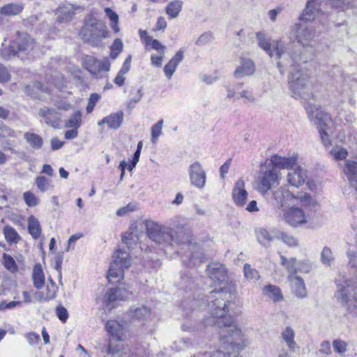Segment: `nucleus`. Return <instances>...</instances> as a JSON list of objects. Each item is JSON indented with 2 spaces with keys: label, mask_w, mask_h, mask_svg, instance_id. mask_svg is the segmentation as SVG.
<instances>
[{
  "label": "nucleus",
  "mask_w": 357,
  "mask_h": 357,
  "mask_svg": "<svg viewBox=\"0 0 357 357\" xmlns=\"http://www.w3.org/2000/svg\"><path fill=\"white\" fill-rule=\"evenodd\" d=\"M256 38L258 45L263 49L270 57L278 59V68L282 75H284V67L291 63V70L289 76V89L294 96H299L305 100L313 97L312 85L309 75L304 73L301 63H305L314 57L312 52H308L303 49L298 52L293 50V44L286 45L282 40H276L271 48L270 40L263 32H257Z\"/></svg>",
  "instance_id": "nucleus-1"
},
{
  "label": "nucleus",
  "mask_w": 357,
  "mask_h": 357,
  "mask_svg": "<svg viewBox=\"0 0 357 357\" xmlns=\"http://www.w3.org/2000/svg\"><path fill=\"white\" fill-rule=\"evenodd\" d=\"M146 233L149 238L161 246L165 252L174 245L188 243V252L182 256V261L186 266L194 267L204 261V255L200 248L190 243V236L182 229L174 230L155 222H149L146 223Z\"/></svg>",
  "instance_id": "nucleus-2"
},
{
  "label": "nucleus",
  "mask_w": 357,
  "mask_h": 357,
  "mask_svg": "<svg viewBox=\"0 0 357 357\" xmlns=\"http://www.w3.org/2000/svg\"><path fill=\"white\" fill-rule=\"evenodd\" d=\"M322 0H307L299 20L301 23L296 24L292 29L296 39L303 47L310 45L312 41L317 36L314 26L306 23L314 20L321 11Z\"/></svg>",
  "instance_id": "nucleus-3"
},
{
  "label": "nucleus",
  "mask_w": 357,
  "mask_h": 357,
  "mask_svg": "<svg viewBox=\"0 0 357 357\" xmlns=\"http://www.w3.org/2000/svg\"><path fill=\"white\" fill-rule=\"evenodd\" d=\"M79 36L84 43L93 47H102L103 40L109 37V31L104 22L92 15L85 18Z\"/></svg>",
  "instance_id": "nucleus-4"
},
{
  "label": "nucleus",
  "mask_w": 357,
  "mask_h": 357,
  "mask_svg": "<svg viewBox=\"0 0 357 357\" xmlns=\"http://www.w3.org/2000/svg\"><path fill=\"white\" fill-rule=\"evenodd\" d=\"M305 109L311 120H314L319 129L320 137L325 146L331 144V140L328 134V123L331 119L327 113L324 112L320 107L310 102H307Z\"/></svg>",
  "instance_id": "nucleus-5"
},
{
  "label": "nucleus",
  "mask_w": 357,
  "mask_h": 357,
  "mask_svg": "<svg viewBox=\"0 0 357 357\" xmlns=\"http://www.w3.org/2000/svg\"><path fill=\"white\" fill-rule=\"evenodd\" d=\"M129 254L122 250L118 249L113 255V261L108 271L107 279L109 283L119 282L123 278L124 268L130 266Z\"/></svg>",
  "instance_id": "nucleus-6"
},
{
  "label": "nucleus",
  "mask_w": 357,
  "mask_h": 357,
  "mask_svg": "<svg viewBox=\"0 0 357 357\" xmlns=\"http://www.w3.org/2000/svg\"><path fill=\"white\" fill-rule=\"evenodd\" d=\"M280 172L269 164L264 170L261 169L257 178V191L264 197L269 195L268 191L279 185Z\"/></svg>",
  "instance_id": "nucleus-7"
},
{
  "label": "nucleus",
  "mask_w": 357,
  "mask_h": 357,
  "mask_svg": "<svg viewBox=\"0 0 357 357\" xmlns=\"http://www.w3.org/2000/svg\"><path fill=\"white\" fill-rule=\"evenodd\" d=\"M188 173L190 184L199 189L204 188L206 181V174L202 165L198 161L189 166Z\"/></svg>",
  "instance_id": "nucleus-8"
},
{
  "label": "nucleus",
  "mask_w": 357,
  "mask_h": 357,
  "mask_svg": "<svg viewBox=\"0 0 357 357\" xmlns=\"http://www.w3.org/2000/svg\"><path fill=\"white\" fill-rule=\"evenodd\" d=\"M83 67L91 74L97 75L100 72H108L110 69V63L108 59L100 61L93 56L87 55L83 61Z\"/></svg>",
  "instance_id": "nucleus-9"
},
{
  "label": "nucleus",
  "mask_w": 357,
  "mask_h": 357,
  "mask_svg": "<svg viewBox=\"0 0 357 357\" xmlns=\"http://www.w3.org/2000/svg\"><path fill=\"white\" fill-rule=\"evenodd\" d=\"M208 274L211 280L215 284H225L227 282V270L225 266L218 262L208 265Z\"/></svg>",
  "instance_id": "nucleus-10"
},
{
  "label": "nucleus",
  "mask_w": 357,
  "mask_h": 357,
  "mask_svg": "<svg viewBox=\"0 0 357 357\" xmlns=\"http://www.w3.org/2000/svg\"><path fill=\"white\" fill-rule=\"evenodd\" d=\"M77 11L82 12L83 8L71 3L60 5L56 12V20L59 23H68L74 19Z\"/></svg>",
  "instance_id": "nucleus-11"
},
{
  "label": "nucleus",
  "mask_w": 357,
  "mask_h": 357,
  "mask_svg": "<svg viewBox=\"0 0 357 357\" xmlns=\"http://www.w3.org/2000/svg\"><path fill=\"white\" fill-rule=\"evenodd\" d=\"M283 220L294 227L302 225L306 222L305 215L299 208H291L283 213Z\"/></svg>",
  "instance_id": "nucleus-12"
},
{
  "label": "nucleus",
  "mask_w": 357,
  "mask_h": 357,
  "mask_svg": "<svg viewBox=\"0 0 357 357\" xmlns=\"http://www.w3.org/2000/svg\"><path fill=\"white\" fill-rule=\"evenodd\" d=\"M248 193L245 188L243 180L238 179L232 190V199L235 205L238 207H244Z\"/></svg>",
  "instance_id": "nucleus-13"
},
{
  "label": "nucleus",
  "mask_w": 357,
  "mask_h": 357,
  "mask_svg": "<svg viewBox=\"0 0 357 357\" xmlns=\"http://www.w3.org/2000/svg\"><path fill=\"white\" fill-rule=\"evenodd\" d=\"M297 157L293 155L291 157H281L278 155H273L270 159L269 165L278 170L287 169L289 171L296 166Z\"/></svg>",
  "instance_id": "nucleus-14"
},
{
  "label": "nucleus",
  "mask_w": 357,
  "mask_h": 357,
  "mask_svg": "<svg viewBox=\"0 0 357 357\" xmlns=\"http://www.w3.org/2000/svg\"><path fill=\"white\" fill-rule=\"evenodd\" d=\"M38 114L46 124L55 128H59L61 114L57 109L49 107L41 108Z\"/></svg>",
  "instance_id": "nucleus-15"
},
{
  "label": "nucleus",
  "mask_w": 357,
  "mask_h": 357,
  "mask_svg": "<svg viewBox=\"0 0 357 357\" xmlns=\"http://www.w3.org/2000/svg\"><path fill=\"white\" fill-rule=\"evenodd\" d=\"M132 292L125 287H117L109 289L104 297L105 302L108 305H112L116 301L126 300L130 297Z\"/></svg>",
  "instance_id": "nucleus-16"
},
{
  "label": "nucleus",
  "mask_w": 357,
  "mask_h": 357,
  "mask_svg": "<svg viewBox=\"0 0 357 357\" xmlns=\"http://www.w3.org/2000/svg\"><path fill=\"white\" fill-rule=\"evenodd\" d=\"M20 132H17L13 129L10 128L4 123L0 125V137L1 138H10V139L6 140L3 143V148L4 150L10 151L12 153L15 152V139L18 137Z\"/></svg>",
  "instance_id": "nucleus-17"
},
{
  "label": "nucleus",
  "mask_w": 357,
  "mask_h": 357,
  "mask_svg": "<svg viewBox=\"0 0 357 357\" xmlns=\"http://www.w3.org/2000/svg\"><path fill=\"white\" fill-rule=\"evenodd\" d=\"M294 195L284 188H280L272 192L269 202L277 207H283L291 200Z\"/></svg>",
  "instance_id": "nucleus-18"
},
{
  "label": "nucleus",
  "mask_w": 357,
  "mask_h": 357,
  "mask_svg": "<svg viewBox=\"0 0 357 357\" xmlns=\"http://www.w3.org/2000/svg\"><path fill=\"white\" fill-rule=\"evenodd\" d=\"M19 54H29L35 45L34 40L26 33L17 32V42L15 43Z\"/></svg>",
  "instance_id": "nucleus-19"
},
{
  "label": "nucleus",
  "mask_w": 357,
  "mask_h": 357,
  "mask_svg": "<svg viewBox=\"0 0 357 357\" xmlns=\"http://www.w3.org/2000/svg\"><path fill=\"white\" fill-rule=\"evenodd\" d=\"M307 178L306 171L301 167L298 166L291 169L287 176L289 185L294 187H299L303 185Z\"/></svg>",
  "instance_id": "nucleus-20"
},
{
  "label": "nucleus",
  "mask_w": 357,
  "mask_h": 357,
  "mask_svg": "<svg viewBox=\"0 0 357 357\" xmlns=\"http://www.w3.org/2000/svg\"><path fill=\"white\" fill-rule=\"evenodd\" d=\"M123 112L119 111L112 113L98 122V125L101 126L103 124H107L110 129H118L123 123Z\"/></svg>",
  "instance_id": "nucleus-21"
},
{
  "label": "nucleus",
  "mask_w": 357,
  "mask_h": 357,
  "mask_svg": "<svg viewBox=\"0 0 357 357\" xmlns=\"http://www.w3.org/2000/svg\"><path fill=\"white\" fill-rule=\"evenodd\" d=\"M255 71L254 62L249 59H242L241 64L238 66L234 73L236 78L239 79L245 76H250Z\"/></svg>",
  "instance_id": "nucleus-22"
},
{
  "label": "nucleus",
  "mask_w": 357,
  "mask_h": 357,
  "mask_svg": "<svg viewBox=\"0 0 357 357\" xmlns=\"http://www.w3.org/2000/svg\"><path fill=\"white\" fill-rule=\"evenodd\" d=\"M151 316V309L146 305L131 307L128 311V317L137 321L147 320Z\"/></svg>",
  "instance_id": "nucleus-23"
},
{
  "label": "nucleus",
  "mask_w": 357,
  "mask_h": 357,
  "mask_svg": "<svg viewBox=\"0 0 357 357\" xmlns=\"http://www.w3.org/2000/svg\"><path fill=\"white\" fill-rule=\"evenodd\" d=\"M280 259L282 265L286 267L287 270L289 273V275H296V273L298 272H309L308 267H307L306 269H301V268L298 266L299 261H298L294 257L287 259L284 256L281 255Z\"/></svg>",
  "instance_id": "nucleus-24"
},
{
  "label": "nucleus",
  "mask_w": 357,
  "mask_h": 357,
  "mask_svg": "<svg viewBox=\"0 0 357 357\" xmlns=\"http://www.w3.org/2000/svg\"><path fill=\"white\" fill-rule=\"evenodd\" d=\"M344 172L351 185L357 191V162L347 160L344 167Z\"/></svg>",
  "instance_id": "nucleus-25"
},
{
  "label": "nucleus",
  "mask_w": 357,
  "mask_h": 357,
  "mask_svg": "<svg viewBox=\"0 0 357 357\" xmlns=\"http://www.w3.org/2000/svg\"><path fill=\"white\" fill-rule=\"evenodd\" d=\"M288 279L296 296L301 298L305 297L306 289L303 280L297 275H289Z\"/></svg>",
  "instance_id": "nucleus-26"
},
{
  "label": "nucleus",
  "mask_w": 357,
  "mask_h": 357,
  "mask_svg": "<svg viewBox=\"0 0 357 357\" xmlns=\"http://www.w3.org/2000/svg\"><path fill=\"white\" fill-rule=\"evenodd\" d=\"M24 8L22 2L10 3L0 8V14L3 16L11 17L20 14Z\"/></svg>",
  "instance_id": "nucleus-27"
},
{
  "label": "nucleus",
  "mask_w": 357,
  "mask_h": 357,
  "mask_svg": "<svg viewBox=\"0 0 357 357\" xmlns=\"http://www.w3.org/2000/svg\"><path fill=\"white\" fill-rule=\"evenodd\" d=\"M183 59V51L182 50H178L176 54L172 58V59L167 63L164 67V72L165 75L168 78H171L174 72L176 71V67L180 62Z\"/></svg>",
  "instance_id": "nucleus-28"
},
{
  "label": "nucleus",
  "mask_w": 357,
  "mask_h": 357,
  "mask_svg": "<svg viewBox=\"0 0 357 357\" xmlns=\"http://www.w3.org/2000/svg\"><path fill=\"white\" fill-rule=\"evenodd\" d=\"M278 231V229L268 231L266 229L261 228L257 231V237L261 245H266L275 239H278L276 233Z\"/></svg>",
  "instance_id": "nucleus-29"
},
{
  "label": "nucleus",
  "mask_w": 357,
  "mask_h": 357,
  "mask_svg": "<svg viewBox=\"0 0 357 357\" xmlns=\"http://www.w3.org/2000/svg\"><path fill=\"white\" fill-rule=\"evenodd\" d=\"M32 279L34 287L40 289L45 284V275L43 271L42 266L37 264L34 266L32 274Z\"/></svg>",
  "instance_id": "nucleus-30"
},
{
  "label": "nucleus",
  "mask_w": 357,
  "mask_h": 357,
  "mask_svg": "<svg viewBox=\"0 0 357 357\" xmlns=\"http://www.w3.org/2000/svg\"><path fill=\"white\" fill-rule=\"evenodd\" d=\"M183 8V1L181 0H174L169 3L165 8L169 19H174L181 13Z\"/></svg>",
  "instance_id": "nucleus-31"
},
{
  "label": "nucleus",
  "mask_w": 357,
  "mask_h": 357,
  "mask_svg": "<svg viewBox=\"0 0 357 357\" xmlns=\"http://www.w3.org/2000/svg\"><path fill=\"white\" fill-rule=\"evenodd\" d=\"M105 328L108 333L121 340L123 329L120 323L115 320H109L107 322Z\"/></svg>",
  "instance_id": "nucleus-32"
},
{
  "label": "nucleus",
  "mask_w": 357,
  "mask_h": 357,
  "mask_svg": "<svg viewBox=\"0 0 357 357\" xmlns=\"http://www.w3.org/2000/svg\"><path fill=\"white\" fill-rule=\"evenodd\" d=\"M28 230L34 239H38L41 234V226L38 220L33 215L28 218Z\"/></svg>",
  "instance_id": "nucleus-33"
},
{
  "label": "nucleus",
  "mask_w": 357,
  "mask_h": 357,
  "mask_svg": "<svg viewBox=\"0 0 357 357\" xmlns=\"http://www.w3.org/2000/svg\"><path fill=\"white\" fill-rule=\"evenodd\" d=\"M263 294L275 302L282 299L280 289L275 285L268 284L265 286L263 289Z\"/></svg>",
  "instance_id": "nucleus-34"
},
{
  "label": "nucleus",
  "mask_w": 357,
  "mask_h": 357,
  "mask_svg": "<svg viewBox=\"0 0 357 357\" xmlns=\"http://www.w3.org/2000/svg\"><path fill=\"white\" fill-rule=\"evenodd\" d=\"M282 337L289 349L294 350L296 349L297 345L294 340L295 333L291 327L285 328L282 333Z\"/></svg>",
  "instance_id": "nucleus-35"
},
{
  "label": "nucleus",
  "mask_w": 357,
  "mask_h": 357,
  "mask_svg": "<svg viewBox=\"0 0 357 357\" xmlns=\"http://www.w3.org/2000/svg\"><path fill=\"white\" fill-rule=\"evenodd\" d=\"M25 91L34 98H40L38 92L48 93V89L47 86H43L41 82H36L32 86H26Z\"/></svg>",
  "instance_id": "nucleus-36"
},
{
  "label": "nucleus",
  "mask_w": 357,
  "mask_h": 357,
  "mask_svg": "<svg viewBox=\"0 0 357 357\" xmlns=\"http://www.w3.org/2000/svg\"><path fill=\"white\" fill-rule=\"evenodd\" d=\"M24 137L33 149H40L42 148L43 144V139L40 135L36 133L27 132L24 133Z\"/></svg>",
  "instance_id": "nucleus-37"
},
{
  "label": "nucleus",
  "mask_w": 357,
  "mask_h": 357,
  "mask_svg": "<svg viewBox=\"0 0 357 357\" xmlns=\"http://www.w3.org/2000/svg\"><path fill=\"white\" fill-rule=\"evenodd\" d=\"M276 234H278V240H281L289 247H296L298 245V241L291 234L280 230Z\"/></svg>",
  "instance_id": "nucleus-38"
},
{
  "label": "nucleus",
  "mask_w": 357,
  "mask_h": 357,
  "mask_svg": "<svg viewBox=\"0 0 357 357\" xmlns=\"http://www.w3.org/2000/svg\"><path fill=\"white\" fill-rule=\"evenodd\" d=\"M243 272L245 278L250 282H256L260 278L259 271L253 268L249 264L244 265Z\"/></svg>",
  "instance_id": "nucleus-39"
},
{
  "label": "nucleus",
  "mask_w": 357,
  "mask_h": 357,
  "mask_svg": "<svg viewBox=\"0 0 357 357\" xmlns=\"http://www.w3.org/2000/svg\"><path fill=\"white\" fill-rule=\"evenodd\" d=\"M3 234L6 240L9 243H17L20 239V236H19L17 231L9 225L4 227Z\"/></svg>",
  "instance_id": "nucleus-40"
},
{
  "label": "nucleus",
  "mask_w": 357,
  "mask_h": 357,
  "mask_svg": "<svg viewBox=\"0 0 357 357\" xmlns=\"http://www.w3.org/2000/svg\"><path fill=\"white\" fill-rule=\"evenodd\" d=\"M16 54H19V52L15 43L9 45L8 47L4 46V44H3L2 47L0 49L1 56L6 59H9Z\"/></svg>",
  "instance_id": "nucleus-41"
},
{
  "label": "nucleus",
  "mask_w": 357,
  "mask_h": 357,
  "mask_svg": "<svg viewBox=\"0 0 357 357\" xmlns=\"http://www.w3.org/2000/svg\"><path fill=\"white\" fill-rule=\"evenodd\" d=\"M123 44L120 38H116L110 47V57L116 59L123 51Z\"/></svg>",
  "instance_id": "nucleus-42"
},
{
  "label": "nucleus",
  "mask_w": 357,
  "mask_h": 357,
  "mask_svg": "<svg viewBox=\"0 0 357 357\" xmlns=\"http://www.w3.org/2000/svg\"><path fill=\"white\" fill-rule=\"evenodd\" d=\"M3 264L5 268L13 273L18 271L17 264L14 259L6 253L3 255Z\"/></svg>",
  "instance_id": "nucleus-43"
},
{
  "label": "nucleus",
  "mask_w": 357,
  "mask_h": 357,
  "mask_svg": "<svg viewBox=\"0 0 357 357\" xmlns=\"http://www.w3.org/2000/svg\"><path fill=\"white\" fill-rule=\"evenodd\" d=\"M321 261L326 266H331L334 261L333 252L327 246L324 247L321 252Z\"/></svg>",
  "instance_id": "nucleus-44"
},
{
  "label": "nucleus",
  "mask_w": 357,
  "mask_h": 357,
  "mask_svg": "<svg viewBox=\"0 0 357 357\" xmlns=\"http://www.w3.org/2000/svg\"><path fill=\"white\" fill-rule=\"evenodd\" d=\"M82 113L80 111L75 112L66 123V127L77 129L82 122Z\"/></svg>",
  "instance_id": "nucleus-45"
},
{
  "label": "nucleus",
  "mask_w": 357,
  "mask_h": 357,
  "mask_svg": "<svg viewBox=\"0 0 357 357\" xmlns=\"http://www.w3.org/2000/svg\"><path fill=\"white\" fill-rule=\"evenodd\" d=\"M36 185L40 192L47 191L50 187V181L44 176H37L36 178Z\"/></svg>",
  "instance_id": "nucleus-46"
},
{
  "label": "nucleus",
  "mask_w": 357,
  "mask_h": 357,
  "mask_svg": "<svg viewBox=\"0 0 357 357\" xmlns=\"http://www.w3.org/2000/svg\"><path fill=\"white\" fill-rule=\"evenodd\" d=\"M181 288H183L185 289L192 290L195 287V282L194 279L189 275L188 274H185L181 276V280L180 282Z\"/></svg>",
  "instance_id": "nucleus-47"
},
{
  "label": "nucleus",
  "mask_w": 357,
  "mask_h": 357,
  "mask_svg": "<svg viewBox=\"0 0 357 357\" xmlns=\"http://www.w3.org/2000/svg\"><path fill=\"white\" fill-rule=\"evenodd\" d=\"M163 125V120L158 121L151 128V141L153 143H156L158 137L162 134V128Z\"/></svg>",
  "instance_id": "nucleus-48"
},
{
  "label": "nucleus",
  "mask_w": 357,
  "mask_h": 357,
  "mask_svg": "<svg viewBox=\"0 0 357 357\" xmlns=\"http://www.w3.org/2000/svg\"><path fill=\"white\" fill-rule=\"evenodd\" d=\"M298 199L303 206H310L314 204L313 199L306 192H298L296 195H294L291 199Z\"/></svg>",
  "instance_id": "nucleus-49"
},
{
  "label": "nucleus",
  "mask_w": 357,
  "mask_h": 357,
  "mask_svg": "<svg viewBox=\"0 0 357 357\" xmlns=\"http://www.w3.org/2000/svg\"><path fill=\"white\" fill-rule=\"evenodd\" d=\"M298 199L303 206H310L314 204L313 199L306 192H298L296 195H294L291 199Z\"/></svg>",
  "instance_id": "nucleus-50"
},
{
  "label": "nucleus",
  "mask_w": 357,
  "mask_h": 357,
  "mask_svg": "<svg viewBox=\"0 0 357 357\" xmlns=\"http://www.w3.org/2000/svg\"><path fill=\"white\" fill-rule=\"evenodd\" d=\"M298 199L303 206H310L314 204L313 199L306 192H298L296 195H294L291 199Z\"/></svg>",
  "instance_id": "nucleus-51"
},
{
  "label": "nucleus",
  "mask_w": 357,
  "mask_h": 357,
  "mask_svg": "<svg viewBox=\"0 0 357 357\" xmlns=\"http://www.w3.org/2000/svg\"><path fill=\"white\" fill-rule=\"evenodd\" d=\"M298 199L303 206H310L314 204L313 199L306 192H298L296 195H294L291 199Z\"/></svg>",
  "instance_id": "nucleus-52"
},
{
  "label": "nucleus",
  "mask_w": 357,
  "mask_h": 357,
  "mask_svg": "<svg viewBox=\"0 0 357 357\" xmlns=\"http://www.w3.org/2000/svg\"><path fill=\"white\" fill-rule=\"evenodd\" d=\"M23 197L26 204L29 207L36 206L39 204L38 197L29 191L24 192Z\"/></svg>",
  "instance_id": "nucleus-53"
},
{
  "label": "nucleus",
  "mask_w": 357,
  "mask_h": 357,
  "mask_svg": "<svg viewBox=\"0 0 357 357\" xmlns=\"http://www.w3.org/2000/svg\"><path fill=\"white\" fill-rule=\"evenodd\" d=\"M333 347L335 352L339 354H344L347 350V344L345 341L336 339L333 341Z\"/></svg>",
  "instance_id": "nucleus-54"
},
{
  "label": "nucleus",
  "mask_w": 357,
  "mask_h": 357,
  "mask_svg": "<svg viewBox=\"0 0 357 357\" xmlns=\"http://www.w3.org/2000/svg\"><path fill=\"white\" fill-rule=\"evenodd\" d=\"M330 153L337 160H343V159L346 158V157L347 155V150L342 147H339V146L333 148L332 150L331 151Z\"/></svg>",
  "instance_id": "nucleus-55"
},
{
  "label": "nucleus",
  "mask_w": 357,
  "mask_h": 357,
  "mask_svg": "<svg viewBox=\"0 0 357 357\" xmlns=\"http://www.w3.org/2000/svg\"><path fill=\"white\" fill-rule=\"evenodd\" d=\"M150 45L151 48L155 50H161L162 53L164 54L165 47L163 46L159 40L157 39H153L151 37L146 38V45Z\"/></svg>",
  "instance_id": "nucleus-56"
},
{
  "label": "nucleus",
  "mask_w": 357,
  "mask_h": 357,
  "mask_svg": "<svg viewBox=\"0 0 357 357\" xmlns=\"http://www.w3.org/2000/svg\"><path fill=\"white\" fill-rule=\"evenodd\" d=\"M213 40V34L211 32L202 33L197 40L196 45L202 46L210 43Z\"/></svg>",
  "instance_id": "nucleus-57"
},
{
  "label": "nucleus",
  "mask_w": 357,
  "mask_h": 357,
  "mask_svg": "<svg viewBox=\"0 0 357 357\" xmlns=\"http://www.w3.org/2000/svg\"><path fill=\"white\" fill-rule=\"evenodd\" d=\"M56 314L60 321L65 323L68 318V312L66 307L59 305L56 308Z\"/></svg>",
  "instance_id": "nucleus-58"
},
{
  "label": "nucleus",
  "mask_w": 357,
  "mask_h": 357,
  "mask_svg": "<svg viewBox=\"0 0 357 357\" xmlns=\"http://www.w3.org/2000/svg\"><path fill=\"white\" fill-rule=\"evenodd\" d=\"M318 353L324 355H330L331 354V343L328 340H324L320 344Z\"/></svg>",
  "instance_id": "nucleus-59"
},
{
  "label": "nucleus",
  "mask_w": 357,
  "mask_h": 357,
  "mask_svg": "<svg viewBox=\"0 0 357 357\" xmlns=\"http://www.w3.org/2000/svg\"><path fill=\"white\" fill-rule=\"evenodd\" d=\"M10 79V75L7 68L0 63V82H8Z\"/></svg>",
  "instance_id": "nucleus-60"
},
{
  "label": "nucleus",
  "mask_w": 357,
  "mask_h": 357,
  "mask_svg": "<svg viewBox=\"0 0 357 357\" xmlns=\"http://www.w3.org/2000/svg\"><path fill=\"white\" fill-rule=\"evenodd\" d=\"M63 262V255L61 254H58L55 257V265L54 268L56 270L59 274V278H61V265Z\"/></svg>",
  "instance_id": "nucleus-61"
},
{
  "label": "nucleus",
  "mask_w": 357,
  "mask_h": 357,
  "mask_svg": "<svg viewBox=\"0 0 357 357\" xmlns=\"http://www.w3.org/2000/svg\"><path fill=\"white\" fill-rule=\"evenodd\" d=\"M131 59H132L131 55H129L126 59V60L124 61V62L123 63L121 68L119 71V73H120V74L126 75L128 73V71L130 70V68Z\"/></svg>",
  "instance_id": "nucleus-62"
},
{
  "label": "nucleus",
  "mask_w": 357,
  "mask_h": 357,
  "mask_svg": "<svg viewBox=\"0 0 357 357\" xmlns=\"http://www.w3.org/2000/svg\"><path fill=\"white\" fill-rule=\"evenodd\" d=\"M26 337L31 345H36L40 341V336L35 333H29L26 335Z\"/></svg>",
  "instance_id": "nucleus-63"
},
{
  "label": "nucleus",
  "mask_w": 357,
  "mask_h": 357,
  "mask_svg": "<svg viewBox=\"0 0 357 357\" xmlns=\"http://www.w3.org/2000/svg\"><path fill=\"white\" fill-rule=\"evenodd\" d=\"M167 27V22L164 17L160 16L158 17L155 27L154 31H164Z\"/></svg>",
  "instance_id": "nucleus-64"
}]
</instances>
